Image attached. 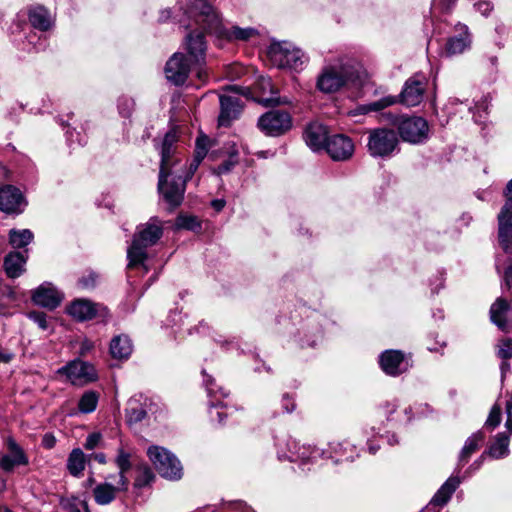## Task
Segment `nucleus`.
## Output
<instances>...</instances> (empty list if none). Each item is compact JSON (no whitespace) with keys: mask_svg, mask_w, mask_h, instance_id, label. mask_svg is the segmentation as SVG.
I'll list each match as a JSON object with an SVG mask.
<instances>
[{"mask_svg":"<svg viewBox=\"0 0 512 512\" xmlns=\"http://www.w3.org/2000/svg\"><path fill=\"white\" fill-rule=\"evenodd\" d=\"M178 136L175 131L167 132L162 139L159 149L160 169L158 175V191L163 200L171 207H178L183 199L186 190V183L189 181L200 163L207 154L208 138L198 137L193 160L188 164L184 161L177 146Z\"/></svg>","mask_w":512,"mask_h":512,"instance_id":"f257e3e1","label":"nucleus"},{"mask_svg":"<svg viewBox=\"0 0 512 512\" xmlns=\"http://www.w3.org/2000/svg\"><path fill=\"white\" fill-rule=\"evenodd\" d=\"M184 14L203 32L228 41H247L259 33L252 27H226L208 0H185Z\"/></svg>","mask_w":512,"mask_h":512,"instance_id":"f03ea898","label":"nucleus"},{"mask_svg":"<svg viewBox=\"0 0 512 512\" xmlns=\"http://www.w3.org/2000/svg\"><path fill=\"white\" fill-rule=\"evenodd\" d=\"M186 48L188 58L182 53H174L165 66L166 78L175 85L185 83L193 65L205 62L206 42L203 33H190L186 38Z\"/></svg>","mask_w":512,"mask_h":512,"instance_id":"7ed1b4c3","label":"nucleus"},{"mask_svg":"<svg viewBox=\"0 0 512 512\" xmlns=\"http://www.w3.org/2000/svg\"><path fill=\"white\" fill-rule=\"evenodd\" d=\"M363 82L355 66L338 61L323 68L317 79V87L324 93H333L343 87L358 90Z\"/></svg>","mask_w":512,"mask_h":512,"instance_id":"20e7f679","label":"nucleus"},{"mask_svg":"<svg viewBox=\"0 0 512 512\" xmlns=\"http://www.w3.org/2000/svg\"><path fill=\"white\" fill-rule=\"evenodd\" d=\"M163 235L162 222L152 217L137 227L131 245L127 249L128 267L143 265L148 257L147 248L155 245Z\"/></svg>","mask_w":512,"mask_h":512,"instance_id":"39448f33","label":"nucleus"},{"mask_svg":"<svg viewBox=\"0 0 512 512\" xmlns=\"http://www.w3.org/2000/svg\"><path fill=\"white\" fill-rule=\"evenodd\" d=\"M268 56L273 65L279 68L302 69L308 58L302 50L287 42L272 43Z\"/></svg>","mask_w":512,"mask_h":512,"instance_id":"423d86ee","label":"nucleus"},{"mask_svg":"<svg viewBox=\"0 0 512 512\" xmlns=\"http://www.w3.org/2000/svg\"><path fill=\"white\" fill-rule=\"evenodd\" d=\"M398 145V134L393 129L376 128L369 132L367 148L372 157H391L399 150Z\"/></svg>","mask_w":512,"mask_h":512,"instance_id":"0eeeda50","label":"nucleus"},{"mask_svg":"<svg viewBox=\"0 0 512 512\" xmlns=\"http://www.w3.org/2000/svg\"><path fill=\"white\" fill-rule=\"evenodd\" d=\"M147 455L158 473L167 479L178 480L182 476V465L177 457L161 446H150Z\"/></svg>","mask_w":512,"mask_h":512,"instance_id":"6e6552de","label":"nucleus"},{"mask_svg":"<svg viewBox=\"0 0 512 512\" xmlns=\"http://www.w3.org/2000/svg\"><path fill=\"white\" fill-rule=\"evenodd\" d=\"M258 127L268 136H280L292 127V117L284 110H271L258 119Z\"/></svg>","mask_w":512,"mask_h":512,"instance_id":"1a4fd4ad","label":"nucleus"},{"mask_svg":"<svg viewBox=\"0 0 512 512\" xmlns=\"http://www.w3.org/2000/svg\"><path fill=\"white\" fill-rule=\"evenodd\" d=\"M66 312L78 322L89 321L96 317L105 318L108 315V310L105 306L84 298L72 301L66 307Z\"/></svg>","mask_w":512,"mask_h":512,"instance_id":"9d476101","label":"nucleus"},{"mask_svg":"<svg viewBox=\"0 0 512 512\" xmlns=\"http://www.w3.org/2000/svg\"><path fill=\"white\" fill-rule=\"evenodd\" d=\"M58 373L65 375L73 385H84L97 378L94 366L78 359L61 367Z\"/></svg>","mask_w":512,"mask_h":512,"instance_id":"9b49d317","label":"nucleus"},{"mask_svg":"<svg viewBox=\"0 0 512 512\" xmlns=\"http://www.w3.org/2000/svg\"><path fill=\"white\" fill-rule=\"evenodd\" d=\"M286 450L278 451L279 459L289 460L291 462L307 463L317 457H323L325 452L311 446L300 445L295 439L289 438L285 443Z\"/></svg>","mask_w":512,"mask_h":512,"instance_id":"f8f14e48","label":"nucleus"},{"mask_svg":"<svg viewBox=\"0 0 512 512\" xmlns=\"http://www.w3.org/2000/svg\"><path fill=\"white\" fill-rule=\"evenodd\" d=\"M398 131L404 141L421 143L428 136V123L422 117H406L398 124Z\"/></svg>","mask_w":512,"mask_h":512,"instance_id":"ddd939ff","label":"nucleus"},{"mask_svg":"<svg viewBox=\"0 0 512 512\" xmlns=\"http://www.w3.org/2000/svg\"><path fill=\"white\" fill-rule=\"evenodd\" d=\"M427 78L422 74H415L406 80L399 95V101L407 107L419 105L424 97Z\"/></svg>","mask_w":512,"mask_h":512,"instance_id":"4468645a","label":"nucleus"},{"mask_svg":"<svg viewBox=\"0 0 512 512\" xmlns=\"http://www.w3.org/2000/svg\"><path fill=\"white\" fill-rule=\"evenodd\" d=\"M27 201L23 193L13 185H3L0 187V211L6 214H21Z\"/></svg>","mask_w":512,"mask_h":512,"instance_id":"2eb2a0df","label":"nucleus"},{"mask_svg":"<svg viewBox=\"0 0 512 512\" xmlns=\"http://www.w3.org/2000/svg\"><path fill=\"white\" fill-rule=\"evenodd\" d=\"M325 150L335 161H345L354 153L353 141L346 135L335 134L328 138Z\"/></svg>","mask_w":512,"mask_h":512,"instance_id":"dca6fc26","label":"nucleus"},{"mask_svg":"<svg viewBox=\"0 0 512 512\" xmlns=\"http://www.w3.org/2000/svg\"><path fill=\"white\" fill-rule=\"evenodd\" d=\"M382 370L390 376H398L408 370L409 363L400 350H386L379 359Z\"/></svg>","mask_w":512,"mask_h":512,"instance_id":"f3484780","label":"nucleus"},{"mask_svg":"<svg viewBox=\"0 0 512 512\" xmlns=\"http://www.w3.org/2000/svg\"><path fill=\"white\" fill-rule=\"evenodd\" d=\"M63 295L51 283H44L32 293V301L41 307L53 310L60 305Z\"/></svg>","mask_w":512,"mask_h":512,"instance_id":"a211bd4d","label":"nucleus"},{"mask_svg":"<svg viewBox=\"0 0 512 512\" xmlns=\"http://www.w3.org/2000/svg\"><path fill=\"white\" fill-rule=\"evenodd\" d=\"M151 401L141 394L131 397L125 409L126 421L129 425L143 421L150 409Z\"/></svg>","mask_w":512,"mask_h":512,"instance_id":"6ab92c4d","label":"nucleus"},{"mask_svg":"<svg viewBox=\"0 0 512 512\" xmlns=\"http://www.w3.org/2000/svg\"><path fill=\"white\" fill-rule=\"evenodd\" d=\"M220 108L218 123L220 126L227 127L240 114L242 109L241 99L239 96L223 94L220 96Z\"/></svg>","mask_w":512,"mask_h":512,"instance_id":"aec40b11","label":"nucleus"},{"mask_svg":"<svg viewBox=\"0 0 512 512\" xmlns=\"http://www.w3.org/2000/svg\"><path fill=\"white\" fill-rule=\"evenodd\" d=\"M499 243L506 254L512 255V208L506 210V203L498 215Z\"/></svg>","mask_w":512,"mask_h":512,"instance_id":"412c9836","label":"nucleus"},{"mask_svg":"<svg viewBox=\"0 0 512 512\" xmlns=\"http://www.w3.org/2000/svg\"><path fill=\"white\" fill-rule=\"evenodd\" d=\"M258 90L262 95L257 99V102L263 106H278L289 104L290 101L286 97L277 96L278 91L275 89L272 81L268 77H260L256 83Z\"/></svg>","mask_w":512,"mask_h":512,"instance_id":"4be33fe9","label":"nucleus"},{"mask_svg":"<svg viewBox=\"0 0 512 512\" xmlns=\"http://www.w3.org/2000/svg\"><path fill=\"white\" fill-rule=\"evenodd\" d=\"M7 447L9 453L0 458V468L2 470L11 472L15 466L28 464L26 454L13 438L7 440Z\"/></svg>","mask_w":512,"mask_h":512,"instance_id":"5701e85b","label":"nucleus"},{"mask_svg":"<svg viewBox=\"0 0 512 512\" xmlns=\"http://www.w3.org/2000/svg\"><path fill=\"white\" fill-rule=\"evenodd\" d=\"M327 128L319 123L310 124L304 131L303 137L307 146L313 151L325 148L328 140Z\"/></svg>","mask_w":512,"mask_h":512,"instance_id":"b1692460","label":"nucleus"},{"mask_svg":"<svg viewBox=\"0 0 512 512\" xmlns=\"http://www.w3.org/2000/svg\"><path fill=\"white\" fill-rule=\"evenodd\" d=\"M459 35L448 38L445 45L447 56H454L463 53L470 47L471 39L466 25H458Z\"/></svg>","mask_w":512,"mask_h":512,"instance_id":"393cba45","label":"nucleus"},{"mask_svg":"<svg viewBox=\"0 0 512 512\" xmlns=\"http://www.w3.org/2000/svg\"><path fill=\"white\" fill-rule=\"evenodd\" d=\"M510 310L509 302L504 298H497L490 307V319L503 332L509 331V323L506 318Z\"/></svg>","mask_w":512,"mask_h":512,"instance_id":"a878e982","label":"nucleus"},{"mask_svg":"<svg viewBox=\"0 0 512 512\" xmlns=\"http://www.w3.org/2000/svg\"><path fill=\"white\" fill-rule=\"evenodd\" d=\"M26 258L20 252H10L4 258L3 268L7 277L15 279L25 271Z\"/></svg>","mask_w":512,"mask_h":512,"instance_id":"bb28decb","label":"nucleus"},{"mask_svg":"<svg viewBox=\"0 0 512 512\" xmlns=\"http://www.w3.org/2000/svg\"><path fill=\"white\" fill-rule=\"evenodd\" d=\"M127 490L128 488H120V481L117 480L116 485L107 482L97 485L93 490V494L98 504L107 505L115 499L117 492Z\"/></svg>","mask_w":512,"mask_h":512,"instance_id":"cd10ccee","label":"nucleus"},{"mask_svg":"<svg viewBox=\"0 0 512 512\" xmlns=\"http://www.w3.org/2000/svg\"><path fill=\"white\" fill-rule=\"evenodd\" d=\"M109 350L113 358L123 360L130 357L133 345L127 335H118L112 338Z\"/></svg>","mask_w":512,"mask_h":512,"instance_id":"c85d7f7f","label":"nucleus"},{"mask_svg":"<svg viewBox=\"0 0 512 512\" xmlns=\"http://www.w3.org/2000/svg\"><path fill=\"white\" fill-rule=\"evenodd\" d=\"M460 483L461 480L458 477L448 478L446 482L439 488V490L433 496V498L430 501V504L435 506L445 505L450 500L452 494L455 492Z\"/></svg>","mask_w":512,"mask_h":512,"instance_id":"c756f323","label":"nucleus"},{"mask_svg":"<svg viewBox=\"0 0 512 512\" xmlns=\"http://www.w3.org/2000/svg\"><path fill=\"white\" fill-rule=\"evenodd\" d=\"M484 438L485 436L481 431H477L476 433L472 434L470 437L467 438L459 454L460 466L465 465L469 461L471 455L479 450L482 443L484 442Z\"/></svg>","mask_w":512,"mask_h":512,"instance_id":"7c9ffc66","label":"nucleus"},{"mask_svg":"<svg viewBox=\"0 0 512 512\" xmlns=\"http://www.w3.org/2000/svg\"><path fill=\"white\" fill-rule=\"evenodd\" d=\"M29 21L34 28L41 31L48 30L52 25V18L43 6H33L29 9Z\"/></svg>","mask_w":512,"mask_h":512,"instance_id":"2f4dec72","label":"nucleus"},{"mask_svg":"<svg viewBox=\"0 0 512 512\" xmlns=\"http://www.w3.org/2000/svg\"><path fill=\"white\" fill-rule=\"evenodd\" d=\"M130 458V453L126 452L123 448L118 449L115 463L119 468L118 480L120 481V488H128L129 486V480L125 474L132 467Z\"/></svg>","mask_w":512,"mask_h":512,"instance_id":"473e14b6","label":"nucleus"},{"mask_svg":"<svg viewBox=\"0 0 512 512\" xmlns=\"http://www.w3.org/2000/svg\"><path fill=\"white\" fill-rule=\"evenodd\" d=\"M86 465V456L80 448L71 451L67 459V469L72 476L82 475Z\"/></svg>","mask_w":512,"mask_h":512,"instance_id":"72a5a7b5","label":"nucleus"},{"mask_svg":"<svg viewBox=\"0 0 512 512\" xmlns=\"http://www.w3.org/2000/svg\"><path fill=\"white\" fill-rule=\"evenodd\" d=\"M488 454L495 459L503 458L509 454V436L498 433L492 442Z\"/></svg>","mask_w":512,"mask_h":512,"instance_id":"f704fd0d","label":"nucleus"},{"mask_svg":"<svg viewBox=\"0 0 512 512\" xmlns=\"http://www.w3.org/2000/svg\"><path fill=\"white\" fill-rule=\"evenodd\" d=\"M397 101H398L397 97H395V96H385L377 101L359 106L356 109V112L358 114H367L369 112H378V111H381L389 106L394 105L395 103H397Z\"/></svg>","mask_w":512,"mask_h":512,"instance_id":"c9c22d12","label":"nucleus"},{"mask_svg":"<svg viewBox=\"0 0 512 512\" xmlns=\"http://www.w3.org/2000/svg\"><path fill=\"white\" fill-rule=\"evenodd\" d=\"M33 233L29 229L9 231V242L14 248H23L33 240Z\"/></svg>","mask_w":512,"mask_h":512,"instance_id":"e433bc0d","label":"nucleus"},{"mask_svg":"<svg viewBox=\"0 0 512 512\" xmlns=\"http://www.w3.org/2000/svg\"><path fill=\"white\" fill-rule=\"evenodd\" d=\"M99 394L89 390L84 392L78 402V409L81 413L88 414L93 412L98 404Z\"/></svg>","mask_w":512,"mask_h":512,"instance_id":"4c0bfd02","label":"nucleus"},{"mask_svg":"<svg viewBox=\"0 0 512 512\" xmlns=\"http://www.w3.org/2000/svg\"><path fill=\"white\" fill-rule=\"evenodd\" d=\"M154 478L155 476L152 470L148 466H144L135 480V486L141 488L149 485L154 480Z\"/></svg>","mask_w":512,"mask_h":512,"instance_id":"58836bf2","label":"nucleus"},{"mask_svg":"<svg viewBox=\"0 0 512 512\" xmlns=\"http://www.w3.org/2000/svg\"><path fill=\"white\" fill-rule=\"evenodd\" d=\"M501 422V408L495 404L489 413L485 426L494 429Z\"/></svg>","mask_w":512,"mask_h":512,"instance_id":"ea45409f","label":"nucleus"},{"mask_svg":"<svg viewBox=\"0 0 512 512\" xmlns=\"http://www.w3.org/2000/svg\"><path fill=\"white\" fill-rule=\"evenodd\" d=\"M29 319L38 325L42 330H47L49 325L47 315L44 312L32 311L28 314Z\"/></svg>","mask_w":512,"mask_h":512,"instance_id":"a19ab883","label":"nucleus"},{"mask_svg":"<svg viewBox=\"0 0 512 512\" xmlns=\"http://www.w3.org/2000/svg\"><path fill=\"white\" fill-rule=\"evenodd\" d=\"M498 356L503 360L512 358V339H505L501 341Z\"/></svg>","mask_w":512,"mask_h":512,"instance_id":"79ce46f5","label":"nucleus"},{"mask_svg":"<svg viewBox=\"0 0 512 512\" xmlns=\"http://www.w3.org/2000/svg\"><path fill=\"white\" fill-rule=\"evenodd\" d=\"M119 112L123 117H129L134 108V101L129 98H121L118 104Z\"/></svg>","mask_w":512,"mask_h":512,"instance_id":"37998d69","label":"nucleus"},{"mask_svg":"<svg viewBox=\"0 0 512 512\" xmlns=\"http://www.w3.org/2000/svg\"><path fill=\"white\" fill-rule=\"evenodd\" d=\"M330 449L333 453H335L338 456H345V460H353V457L351 455L346 456V451L348 449V443H342V442H332L330 443Z\"/></svg>","mask_w":512,"mask_h":512,"instance_id":"c03bdc74","label":"nucleus"},{"mask_svg":"<svg viewBox=\"0 0 512 512\" xmlns=\"http://www.w3.org/2000/svg\"><path fill=\"white\" fill-rule=\"evenodd\" d=\"M221 406H222V403L220 401H217V402L211 401L210 402V411H209L210 417L212 420H214L216 417L218 423H223L224 416H226V414H224L222 411L218 410V407H221Z\"/></svg>","mask_w":512,"mask_h":512,"instance_id":"a18cd8bd","label":"nucleus"},{"mask_svg":"<svg viewBox=\"0 0 512 512\" xmlns=\"http://www.w3.org/2000/svg\"><path fill=\"white\" fill-rule=\"evenodd\" d=\"M237 154L231 155L228 160H225L217 167L218 174L229 172L237 164Z\"/></svg>","mask_w":512,"mask_h":512,"instance_id":"49530a36","label":"nucleus"},{"mask_svg":"<svg viewBox=\"0 0 512 512\" xmlns=\"http://www.w3.org/2000/svg\"><path fill=\"white\" fill-rule=\"evenodd\" d=\"M102 439V436L100 433H91L87 436L86 441L84 443V448L87 450H93L96 448L100 441Z\"/></svg>","mask_w":512,"mask_h":512,"instance_id":"de8ad7c7","label":"nucleus"},{"mask_svg":"<svg viewBox=\"0 0 512 512\" xmlns=\"http://www.w3.org/2000/svg\"><path fill=\"white\" fill-rule=\"evenodd\" d=\"M96 278H97L96 274L89 273L88 276H84V277L80 278L78 281V284L84 289H90L95 286Z\"/></svg>","mask_w":512,"mask_h":512,"instance_id":"09e8293b","label":"nucleus"},{"mask_svg":"<svg viewBox=\"0 0 512 512\" xmlns=\"http://www.w3.org/2000/svg\"><path fill=\"white\" fill-rule=\"evenodd\" d=\"M179 225L189 230H194L200 227L196 217H184L181 219V223Z\"/></svg>","mask_w":512,"mask_h":512,"instance_id":"8fccbe9b","label":"nucleus"},{"mask_svg":"<svg viewBox=\"0 0 512 512\" xmlns=\"http://www.w3.org/2000/svg\"><path fill=\"white\" fill-rule=\"evenodd\" d=\"M474 6L476 10L479 11L483 16H487L492 10L491 3L487 1H480L476 3Z\"/></svg>","mask_w":512,"mask_h":512,"instance_id":"3c124183","label":"nucleus"},{"mask_svg":"<svg viewBox=\"0 0 512 512\" xmlns=\"http://www.w3.org/2000/svg\"><path fill=\"white\" fill-rule=\"evenodd\" d=\"M204 381H205V384H206V387H207V391H208L209 396H212V395L216 394V393H217V391H216V390H214V388L212 387L213 379L209 376V377H207ZM218 392H219V393L221 394V396H223V397H226V396L228 395V393H227V392H225V391H224V389H223V388H221V387L218 389Z\"/></svg>","mask_w":512,"mask_h":512,"instance_id":"603ef678","label":"nucleus"},{"mask_svg":"<svg viewBox=\"0 0 512 512\" xmlns=\"http://www.w3.org/2000/svg\"><path fill=\"white\" fill-rule=\"evenodd\" d=\"M94 348V344L91 340L89 339H84L83 341H81L80 343V349H79V354L82 355V356H85L86 354H88L92 349Z\"/></svg>","mask_w":512,"mask_h":512,"instance_id":"864d4df0","label":"nucleus"},{"mask_svg":"<svg viewBox=\"0 0 512 512\" xmlns=\"http://www.w3.org/2000/svg\"><path fill=\"white\" fill-rule=\"evenodd\" d=\"M282 406L287 413H291L292 411H294L295 403H294L293 399L288 394H285L283 396Z\"/></svg>","mask_w":512,"mask_h":512,"instance_id":"5fc2aeb1","label":"nucleus"},{"mask_svg":"<svg viewBox=\"0 0 512 512\" xmlns=\"http://www.w3.org/2000/svg\"><path fill=\"white\" fill-rule=\"evenodd\" d=\"M506 414L507 420L505 426L510 432H512V401H508L506 403Z\"/></svg>","mask_w":512,"mask_h":512,"instance_id":"6e6d98bb","label":"nucleus"},{"mask_svg":"<svg viewBox=\"0 0 512 512\" xmlns=\"http://www.w3.org/2000/svg\"><path fill=\"white\" fill-rule=\"evenodd\" d=\"M506 210L512 208V179L507 183L506 190Z\"/></svg>","mask_w":512,"mask_h":512,"instance_id":"4d7b16f0","label":"nucleus"},{"mask_svg":"<svg viewBox=\"0 0 512 512\" xmlns=\"http://www.w3.org/2000/svg\"><path fill=\"white\" fill-rule=\"evenodd\" d=\"M456 0H434L433 6H439L443 10H449L454 4Z\"/></svg>","mask_w":512,"mask_h":512,"instance_id":"13d9d810","label":"nucleus"},{"mask_svg":"<svg viewBox=\"0 0 512 512\" xmlns=\"http://www.w3.org/2000/svg\"><path fill=\"white\" fill-rule=\"evenodd\" d=\"M55 442H56V440L53 435L46 434L43 438V445H44V447H46L48 449L54 447Z\"/></svg>","mask_w":512,"mask_h":512,"instance_id":"bf43d9fd","label":"nucleus"},{"mask_svg":"<svg viewBox=\"0 0 512 512\" xmlns=\"http://www.w3.org/2000/svg\"><path fill=\"white\" fill-rule=\"evenodd\" d=\"M225 200L223 199H215L211 202V206L217 212H220L225 207Z\"/></svg>","mask_w":512,"mask_h":512,"instance_id":"052dcab7","label":"nucleus"},{"mask_svg":"<svg viewBox=\"0 0 512 512\" xmlns=\"http://www.w3.org/2000/svg\"><path fill=\"white\" fill-rule=\"evenodd\" d=\"M13 354L0 349V362L8 363L12 360Z\"/></svg>","mask_w":512,"mask_h":512,"instance_id":"680f3d73","label":"nucleus"},{"mask_svg":"<svg viewBox=\"0 0 512 512\" xmlns=\"http://www.w3.org/2000/svg\"><path fill=\"white\" fill-rule=\"evenodd\" d=\"M231 90L235 91L237 94H242L247 98L250 95V90L248 88H241V87L233 86V87H231Z\"/></svg>","mask_w":512,"mask_h":512,"instance_id":"e2e57ef3","label":"nucleus"},{"mask_svg":"<svg viewBox=\"0 0 512 512\" xmlns=\"http://www.w3.org/2000/svg\"><path fill=\"white\" fill-rule=\"evenodd\" d=\"M501 375L504 378L505 374L510 370V364L507 360H504L500 365Z\"/></svg>","mask_w":512,"mask_h":512,"instance_id":"0e129e2a","label":"nucleus"},{"mask_svg":"<svg viewBox=\"0 0 512 512\" xmlns=\"http://www.w3.org/2000/svg\"><path fill=\"white\" fill-rule=\"evenodd\" d=\"M93 458L95 461H97L98 463L100 464H105L106 463V456L104 453H96L93 455Z\"/></svg>","mask_w":512,"mask_h":512,"instance_id":"69168bd1","label":"nucleus"},{"mask_svg":"<svg viewBox=\"0 0 512 512\" xmlns=\"http://www.w3.org/2000/svg\"><path fill=\"white\" fill-rule=\"evenodd\" d=\"M396 408H397L396 404H387L386 409H385L384 412L386 414H391V413H393L396 410Z\"/></svg>","mask_w":512,"mask_h":512,"instance_id":"338daca9","label":"nucleus"},{"mask_svg":"<svg viewBox=\"0 0 512 512\" xmlns=\"http://www.w3.org/2000/svg\"><path fill=\"white\" fill-rule=\"evenodd\" d=\"M478 109H482L484 111L487 110L488 108V102H487V98H485L481 103L477 104L476 106Z\"/></svg>","mask_w":512,"mask_h":512,"instance_id":"774afa93","label":"nucleus"}]
</instances>
